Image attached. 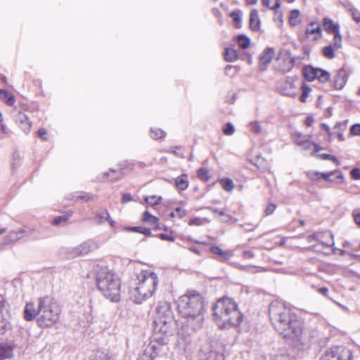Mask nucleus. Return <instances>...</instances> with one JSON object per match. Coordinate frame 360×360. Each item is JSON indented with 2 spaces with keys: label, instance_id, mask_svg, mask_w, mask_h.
Instances as JSON below:
<instances>
[{
  "label": "nucleus",
  "instance_id": "40",
  "mask_svg": "<svg viewBox=\"0 0 360 360\" xmlns=\"http://www.w3.org/2000/svg\"><path fill=\"white\" fill-rule=\"evenodd\" d=\"M219 183L222 188L226 191H231L235 186L233 181L229 178L221 179Z\"/></svg>",
  "mask_w": 360,
  "mask_h": 360
},
{
  "label": "nucleus",
  "instance_id": "29",
  "mask_svg": "<svg viewBox=\"0 0 360 360\" xmlns=\"http://www.w3.org/2000/svg\"><path fill=\"white\" fill-rule=\"evenodd\" d=\"M238 58V51L233 48H226L224 51V59L228 62H233Z\"/></svg>",
  "mask_w": 360,
  "mask_h": 360
},
{
  "label": "nucleus",
  "instance_id": "1",
  "mask_svg": "<svg viewBox=\"0 0 360 360\" xmlns=\"http://www.w3.org/2000/svg\"><path fill=\"white\" fill-rule=\"evenodd\" d=\"M270 320L277 332L296 345L309 346L311 336L304 330L303 322L285 303L273 301L269 309Z\"/></svg>",
  "mask_w": 360,
  "mask_h": 360
},
{
  "label": "nucleus",
  "instance_id": "37",
  "mask_svg": "<svg viewBox=\"0 0 360 360\" xmlns=\"http://www.w3.org/2000/svg\"><path fill=\"white\" fill-rule=\"evenodd\" d=\"M342 37L340 34V32H336L334 34V37L333 39L332 43L330 45L335 47V49L339 50L342 48Z\"/></svg>",
  "mask_w": 360,
  "mask_h": 360
},
{
  "label": "nucleus",
  "instance_id": "49",
  "mask_svg": "<svg viewBox=\"0 0 360 360\" xmlns=\"http://www.w3.org/2000/svg\"><path fill=\"white\" fill-rule=\"evenodd\" d=\"M275 12L276 13L274 20L276 22L277 26L281 27L283 23V13L281 11H278V9L275 11Z\"/></svg>",
  "mask_w": 360,
  "mask_h": 360
},
{
  "label": "nucleus",
  "instance_id": "52",
  "mask_svg": "<svg viewBox=\"0 0 360 360\" xmlns=\"http://www.w3.org/2000/svg\"><path fill=\"white\" fill-rule=\"evenodd\" d=\"M320 158H321L323 160H332L333 162H335L337 165L340 164L338 160L335 157L330 154H321L319 155Z\"/></svg>",
  "mask_w": 360,
  "mask_h": 360
},
{
  "label": "nucleus",
  "instance_id": "46",
  "mask_svg": "<svg viewBox=\"0 0 360 360\" xmlns=\"http://www.w3.org/2000/svg\"><path fill=\"white\" fill-rule=\"evenodd\" d=\"M197 175L203 181H208L210 179L209 171L205 168H200L197 172Z\"/></svg>",
  "mask_w": 360,
  "mask_h": 360
},
{
  "label": "nucleus",
  "instance_id": "48",
  "mask_svg": "<svg viewBox=\"0 0 360 360\" xmlns=\"http://www.w3.org/2000/svg\"><path fill=\"white\" fill-rule=\"evenodd\" d=\"M68 219V217L67 215H62L56 217L52 221V224L54 226H58L62 224L65 223Z\"/></svg>",
  "mask_w": 360,
  "mask_h": 360
},
{
  "label": "nucleus",
  "instance_id": "55",
  "mask_svg": "<svg viewBox=\"0 0 360 360\" xmlns=\"http://www.w3.org/2000/svg\"><path fill=\"white\" fill-rule=\"evenodd\" d=\"M276 205L274 203H269L265 210H264V212L266 214V215H270L271 214L274 213V210H276Z\"/></svg>",
  "mask_w": 360,
  "mask_h": 360
},
{
  "label": "nucleus",
  "instance_id": "59",
  "mask_svg": "<svg viewBox=\"0 0 360 360\" xmlns=\"http://www.w3.org/2000/svg\"><path fill=\"white\" fill-rule=\"evenodd\" d=\"M350 174L354 179H360V169L354 168L350 172Z\"/></svg>",
  "mask_w": 360,
  "mask_h": 360
},
{
  "label": "nucleus",
  "instance_id": "32",
  "mask_svg": "<svg viewBox=\"0 0 360 360\" xmlns=\"http://www.w3.org/2000/svg\"><path fill=\"white\" fill-rule=\"evenodd\" d=\"M120 178L119 172L115 169H110L103 174L102 180L116 181Z\"/></svg>",
  "mask_w": 360,
  "mask_h": 360
},
{
  "label": "nucleus",
  "instance_id": "21",
  "mask_svg": "<svg viewBox=\"0 0 360 360\" xmlns=\"http://www.w3.org/2000/svg\"><path fill=\"white\" fill-rule=\"evenodd\" d=\"M13 355V347L9 344L0 342V360L10 359Z\"/></svg>",
  "mask_w": 360,
  "mask_h": 360
},
{
  "label": "nucleus",
  "instance_id": "45",
  "mask_svg": "<svg viewBox=\"0 0 360 360\" xmlns=\"http://www.w3.org/2000/svg\"><path fill=\"white\" fill-rule=\"evenodd\" d=\"M9 326V323L4 318L3 314L0 315V334H4Z\"/></svg>",
  "mask_w": 360,
  "mask_h": 360
},
{
  "label": "nucleus",
  "instance_id": "9",
  "mask_svg": "<svg viewBox=\"0 0 360 360\" xmlns=\"http://www.w3.org/2000/svg\"><path fill=\"white\" fill-rule=\"evenodd\" d=\"M279 89L281 92L285 96H296L299 89L297 77H292L285 78L283 82H281Z\"/></svg>",
  "mask_w": 360,
  "mask_h": 360
},
{
  "label": "nucleus",
  "instance_id": "51",
  "mask_svg": "<svg viewBox=\"0 0 360 360\" xmlns=\"http://www.w3.org/2000/svg\"><path fill=\"white\" fill-rule=\"evenodd\" d=\"M235 131V129L233 125L231 123H227L224 129H223V132L226 135H232Z\"/></svg>",
  "mask_w": 360,
  "mask_h": 360
},
{
  "label": "nucleus",
  "instance_id": "27",
  "mask_svg": "<svg viewBox=\"0 0 360 360\" xmlns=\"http://www.w3.org/2000/svg\"><path fill=\"white\" fill-rule=\"evenodd\" d=\"M0 96L1 100H3L8 105H12L15 103V100L14 96L7 90L1 89Z\"/></svg>",
  "mask_w": 360,
  "mask_h": 360
},
{
  "label": "nucleus",
  "instance_id": "26",
  "mask_svg": "<svg viewBox=\"0 0 360 360\" xmlns=\"http://www.w3.org/2000/svg\"><path fill=\"white\" fill-rule=\"evenodd\" d=\"M96 220L98 221V223L109 221L110 226L114 227L115 222L110 219L109 213L107 210H103L99 212L96 217Z\"/></svg>",
  "mask_w": 360,
  "mask_h": 360
},
{
  "label": "nucleus",
  "instance_id": "22",
  "mask_svg": "<svg viewBox=\"0 0 360 360\" xmlns=\"http://www.w3.org/2000/svg\"><path fill=\"white\" fill-rule=\"evenodd\" d=\"M260 19L256 9L251 11L250 15V28L253 31H257L260 28Z\"/></svg>",
  "mask_w": 360,
  "mask_h": 360
},
{
  "label": "nucleus",
  "instance_id": "8",
  "mask_svg": "<svg viewBox=\"0 0 360 360\" xmlns=\"http://www.w3.org/2000/svg\"><path fill=\"white\" fill-rule=\"evenodd\" d=\"M320 360H354V356L349 348L336 346L325 351Z\"/></svg>",
  "mask_w": 360,
  "mask_h": 360
},
{
  "label": "nucleus",
  "instance_id": "39",
  "mask_svg": "<svg viewBox=\"0 0 360 360\" xmlns=\"http://www.w3.org/2000/svg\"><path fill=\"white\" fill-rule=\"evenodd\" d=\"M263 5L271 10L276 11L281 6L280 0H262Z\"/></svg>",
  "mask_w": 360,
  "mask_h": 360
},
{
  "label": "nucleus",
  "instance_id": "36",
  "mask_svg": "<svg viewBox=\"0 0 360 360\" xmlns=\"http://www.w3.org/2000/svg\"><path fill=\"white\" fill-rule=\"evenodd\" d=\"M145 202L150 206H155L159 205L162 200L161 196L150 195L144 198Z\"/></svg>",
  "mask_w": 360,
  "mask_h": 360
},
{
  "label": "nucleus",
  "instance_id": "61",
  "mask_svg": "<svg viewBox=\"0 0 360 360\" xmlns=\"http://www.w3.org/2000/svg\"><path fill=\"white\" fill-rule=\"evenodd\" d=\"M131 200H132V196L129 193L123 194V195L122 197V200H121L122 203H126V202H128Z\"/></svg>",
  "mask_w": 360,
  "mask_h": 360
},
{
  "label": "nucleus",
  "instance_id": "53",
  "mask_svg": "<svg viewBox=\"0 0 360 360\" xmlns=\"http://www.w3.org/2000/svg\"><path fill=\"white\" fill-rule=\"evenodd\" d=\"M353 20L357 22L360 23V12L356 8L350 9Z\"/></svg>",
  "mask_w": 360,
  "mask_h": 360
},
{
  "label": "nucleus",
  "instance_id": "54",
  "mask_svg": "<svg viewBox=\"0 0 360 360\" xmlns=\"http://www.w3.org/2000/svg\"><path fill=\"white\" fill-rule=\"evenodd\" d=\"M352 217L356 225L360 228V210H354L352 212Z\"/></svg>",
  "mask_w": 360,
  "mask_h": 360
},
{
  "label": "nucleus",
  "instance_id": "44",
  "mask_svg": "<svg viewBox=\"0 0 360 360\" xmlns=\"http://www.w3.org/2000/svg\"><path fill=\"white\" fill-rule=\"evenodd\" d=\"M238 43L242 49H247L249 47L250 42V39L248 37L245 35H240L238 37Z\"/></svg>",
  "mask_w": 360,
  "mask_h": 360
},
{
  "label": "nucleus",
  "instance_id": "43",
  "mask_svg": "<svg viewBox=\"0 0 360 360\" xmlns=\"http://www.w3.org/2000/svg\"><path fill=\"white\" fill-rule=\"evenodd\" d=\"M150 136L153 139H160L165 136V133L160 129H151Z\"/></svg>",
  "mask_w": 360,
  "mask_h": 360
},
{
  "label": "nucleus",
  "instance_id": "5",
  "mask_svg": "<svg viewBox=\"0 0 360 360\" xmlns=\"http://www.w3.org/2000/svg\"><path fill=\"white\" fill-rule=\"evenodd\" d=\"M178 309L181 315L194 322V328H200L204 320V300L199 292L188 290L178 300Z\"/></svg>",
  "mask_w": 360,
  "mask_h": 360
},
{
  "label": "nucleus",
  "instance_id": "64",
  "mask_svg": "<svg viewBox=\"0 0 360 360\" xmlns=\"http://www.w3.org/2000/svg\"><path fill=\"white\" fill-rule=\"evenodd\" d=\"M46 133L47 132L45 129H39L38 131L39 136L44 140H46V138L45 137V135L46 134Z\"/></svg>",
  "mask_w": 360,
  "mask_h": 360
},
{
  "label": "nucleus",
  "instance_id": "16",
  "mask_svg": "<svg viewBox=\"0 0 360 360\" xmlns=\"http://www.w3.org/2000/svg\"><path fill=\"white\" fill-rule=\"evenodd\" d=\"M27 235V231L23 229L11 231L5 238V243H14Z\"/></svg>",
  "mask_w": 360,
  "mask_h": 360
},
{
  "label": "nucleus",
  "instance_id": "57",
  "mask_svg": "<svg viewBox=\"0 0 360 360\" xmlns=\"http://www.w3.org/2000/svg\"><path fill=\"white\" fill-rule=\"evenodd\" d=\"M350 132L353 135H360V124H355L350 128Z\"/></svg>",
  "mask_w": 360,
  "mask_h": 360
},
{
  "label": "nucleus",
  "instance_id": "25",
  "mask_svg": "<svg viewBox=\"0 0 360 360\" xmlns=\"http://www.w3.org/2000/svg\"><path fill=\"white\" fill-rule=\"evenodd\" d=\"M176 188L181 191L186 190L188 186V176L186 174H182L178 176L175 180Z\"/></svg>",
  "mask_w": 360,
  "mask_h": 360
},
{
  "label": "nucleus",
  "instance_id": "12",
  "mask_svg": "<svg viewBox=\"0 0 360 360\" xmlns=\"http://www.w3.org/2000/svg\"><path fill=\"white\" fill-rule=\"evenodd\" d=\"M276 66L282 72H288L293 67V58L288 53H281L276 59Z\"/></svg>",
  "mask_w": 360,
  "mask_h": 360
},
{
  "label": "nucleus",
  "instance_id": "20",
  "mask_svg": "<svg viewBox=\"0 0 360 360\" xmlns=\"http://www.w3.org/2000/svg\"><path fill=\"white\" fill-rule=\"evenodd\" d=\"M141 220L151 226L153 229H160L158 224L159 219L151 214L148 211H145L143 213Z\"/></svg>",
  "mask_w": 360,
  "mask_h": 360
},
{
  "label": "nucleus",
  "instance_id": "11",
  "mask_svg": "<svg viewBox=\"0 0 360 360\" xmlns=\"http://www.w3.org/2000/svg\"><path fill=\"white\" fill-rule=\"evenodd\" d=\"M309 242L316 240L319 242L323 247H333L334 240L333 236L330 232H324L323 233H316L309 236L308 238Z\"/></svg>",
  "mask_w": 360,
  "mask_h": 360
},
{
  "label": "nucleus",
  "instance_id": "13",
  "mask_svg": "<svg viewBox=\"0 0 360 360\" xmlns=\"http://www.w3.org/2000/svg\"><path fill=\"white\" fill-rule=\"evenodd\" d=\"M90 252V241L86 240L79 245L68 250V257L74 258L87 255Z\"/></svg>",
  "mask_w": 360,
  "mask_h": 360
},
{
  "label": "nucleus",
  "instance_id": "19",
  "mask_svg": "<svg viewBox=\"0 0 360 360\" xmlns=\"http://www.w3.org/2000/svg\"><path fill=\"white\" fill-rule=\"evenodd\" d=\"M323 26L325 31H326L328 33L336 34V32H340V25L338 23H335L330 18H323Z\"/></svg>",
  "mask_w": 360,
  "mask_h": 360
},
{
  "label": "nucleus",
  "instance_id": "17",
  "mask_svg": "<svg viewBox=\"0 0 360 360\" xmlns=\"http://www.w3.org/2000/svg\"><path fill=\"white\" fill-rule=\"evenodd\" d=\"M347 82L346 72L343 69H340L337 71L334 77L333 85L336 89H342Z\"/></svg>",
  "mask_w": 360,
  "mask_h": 360
},
{
  "label": "nucleus",
  "instance_id": "62",
  "mask_svg": "<svg viewBox=\"0 0 360 360\" xmlns=\"http://www.w3.org/2000/svg\"><path fill=\"white\" fill-rule=\"evenodd\" d=\"M243 257L244 259H251L255 257L254 253L250 250H245L243 252Z\"/></svg>",
  "mask_w": 360,
  "mask_h": 360
},
{
  "label": "nucleus",
  "instance_id": "58",
  "mask_svg": "<svg viewBox=\"0 0 360 360\" xmlns=\"http://www.w3.org/2000/svg\"><path fill=\"white\" fill-rule=\"evenodd\" d=\"M202 224V220L199 217H195V218L191 219L188 221L189 226H193V225L201 226Z\"/></svg>",
  "mask_w": 360,
  "mask_h": 360
},
{
  "label": "nucleus",
  "instance_id": "23",
  "mask_svg": "<svg viewBox=\"0 0 360 360\" xmlns=\"http://www.w3.org/2000/svg\"><path fill=\"white\" fill-rule=\"evenodd\" d=\"M274 57V50L271 48L266 49L263 51V53L260 56V63L264 65H266L271 62Z\"/></svg>",
  "mask_w": 360,
  "mask_h": 360
},
{
  "label": "nucleus",
  "instance_id": "47",
  "mask_svg": "<svg viewBox=\"0 0 360 360\" xmlns=\"http://www.w3.org/2000/svg\"><path fill=\"white\" fill-rule=\"evenodd\" d=\"M212 212L218 214L219 216L223 217L221 221L226 222L230 220L231 217L229 215L226 214L225 210H218L216 208H211Z\"/></svg>",
  "mask_w": 360,
  "mask_h": 360
},
{
  "label": "nucleus",
  "instance_id": "6",
  "mask_svg": "<svg viewBox=\"0 0 360 360\" xmlns=\"http://www.w3.org/2000/svg\"><path fill=\"white\" fill-rule=\"evenodd\" d=\"M214 320L220 328L238 326L243 316L236 302L229 297H222L213 307Z\"/></svg>",
  "mask_w": 360,
  "mask_h": 360
},
{
  "label": "nucleus",
  "instance_id": "56",
  "mask_svg": "<svg viewBox=\"0 0 360 360\" xmlns=\"http://www.w3.org/2000/svg\"><path fill=\"white\" fill-rule=\"evenodd\" d=\"M158 236L160 239L163 240H168L172 242L175 240V237L173 236L172 234L160 233Z\"/></svg>",
  "mask_w": 360,
  "mask_h": 360
},
{
  "label": "nucleus",
  "instance_id": "28",
  "mask_svg": "<svg viewBox=\"0 0 360 360\" xmlns=\"http://www.w3.org/2000/svg\"><path fill=\"white\" fill-rule=\"evenodd\" d=\"M191 343V338L190 335H179L178 340H177V345L178 347L182 349V350H186L188 347Z\"/></svg>",
  "mask_w": 360,
  "mask_h": 360
},
{
  "label": "nucleus",
  "instance_id": "24",
  "mask_svg": "<svg viewBox=\"0 0 360 360\" xmlns=\"http://www.w3.org/2000/svg\"><path fill=\"white\" fill-rule=\"evenodd\" d=\"M219 354L208 349H203L200 353V360H218Z\"/></svg>",
  "mask_w": 360,
  "mask_h": 360
},
{
  "label": "nucleus",
  "instance_id": "2",
  "mask_svg": "<svg viewBox=\"0 0 360 360\" xmlns=\"http://www.w3.org/2000/svg\"><path fill=\"white\" fill-rule=\"evenodd\" d=\"M174 329L175 321L170 304L166 301H160L153 316L154 341L151 348L155 349L156 344L160 346L167 345Z\"/></svg>",
  "mask_w": 360,
  "mask_h": 360
},
{
  "label": "nucleus",
  "instance_id": "4",
  "mask_svg": "<svg viewBox=\"0 0 360 360\" xmlns=\"http://www.w3.org/2000/svg\"><path fill=\"white\" fill-rule=\"evenodd\" d=\"M94 271L96 286L101 293L112 302H119L122 283L118 275L103 264L94 265Z\"/></svg>",
  "mask_w": 360,
  "mask_h": 360
},
{
  "label": "nucleus",
  "instance_id": "60",
  "mask_svg": "<svg viewBox=\"0 0 360 360\" xmlns=\"http://www.w3.org/2000/svg\"><path fill=\"white\" fill-rule=\"evenodd\" d=\"M175 213L176 217H178L179 218H183L187 214L186 211L181 207H176L175 209Z\"/></svg>",
  "mask_w": 360,
  "mask_h": 360
},
{
  "label": "nucleus",
  "instance_id": "38",
  "mask_svg": "<svg viewBox=\"0 0 360 360\" xmlns=\"http://www.w3.org/2000/svg\"><path fill=\"white\" fill-rule=\"evenodd\" d=\"M317 76L316 79H319L321 82H326L330 79V74L327 71H325L320 68H316Z\"/></svg>",
  "mask_w": 360,
  "mask_h": 360
},
{
  "label": "nucleus",
  "instance_id": "63",
  "mask_svg": "<svg viewBox=\"0 0 360 360\" xmlns=\"http://www.w3.org/2000/svg\"><path fill=\"white\" fill-rule=\"evenodd\" d=\"M231 16L236 23L238 24L240 22L241 18L239 13L233 12L231 13Z\"/></svg>",
  "mask_w": 360,
  "mask_h": 360
},
{
  "label": "nucleus",
  "instance_id": "35",
  "mask_svg": "<svg viewBox=\"0 0 360 360\" xmlns=\"http://www.w3.org/2000/svg\"><path fill=\"white\" fill-rule=\"evenodd\" d=\"M124 229L128 231H134V232L141 233L147 236H150L152 234L151 231L149 229L145 228V227H141V226L127 227Z\"/></svg>",
  "mask_w": 360,
  "mask_h": 360
},
{
  "label": "nucleus",
  "instance_id": "18",
  "mask_svg": "<svg viewBox=\"0 0 360 360\" xmlns=\"http://www.w3.org/2000/svg\"><path fill=\"white\" fill-rule=\"evenodd\" d=\"M210 252L214 255H219L221 261H229L233 257V252L231 250H223L218 246L210 248Z\"/></svg>",
  "mask_w": 360,
  "mask_h": 360
},
{
  "label": "nucleus",
  "instance_id": "14",
  "mask_svg": "<svg viewBox=\"0 0 360 360\" xmlns=\"http://www.w3.org/2000/svg\"><path fill=\"white\" fill-rule=\"evenodd\" d=\"M306 35L312 40H317L321 37V29L317 22H311L306 30Z\"/></svg>",
  "mask_w": 360,
  "mask_h": 360
},
{
  "label": "nucleus",
  "instance_id": "41",
  "mask_svg": "<svg viewBox=\"0 0 360 360\" xmlns=\"http://www.w3.org/2000/svg\"><path fill=\"white\" fill-rule=\"evenodd\" d=\"M292 137L294 142L300 146L302 144H304V143H306L307 139H309L308 138L303 136L301 133H299V132H295L294 134H292Z\"/></svg>",
  "mask_w": 360,
  "mask_h": 360
},
{
  "label": "nucleus",
  "instance_id": "10",
  "mask_svg": "<svg viewBox=\"0 0 360 360\" xmlns=\"http://www.w3.org/2000/svg\"><path fill=\"white\" fill-rule=\"evenodd\" d=\"M310 178L311 179L322 178L326 181L336 184H342L345 181L344 176L342 173L339 170L326 173H321L318 172H313L310 174Z\"/></svg>",
  "mask_w": 360,
  "mask_h": 360
},
{
  "label": "nucleus",
  "instance_id": "3",
  "mask_svg": "<svg viewBox=\"0 0 360 360\" xmlns=\"http://www.w3.org/2000/svg\"><path fill=\"white\" fill-rule=\"evenodd\" d=\"M60 311V307L55 299L46 295L39 299L37 308L34 303H27L24 309V318L26 321L37 318L40 327L47 328L58 322Z\"/></svg>",
  "mask_w": 360,
  "mask_h": 360
},
{
  "label": "nucleus",
  "instance_id": "31",
  "mask_svg": "<svg viewBox=\"0 0 360 360\" xmlns=\"http://www.w3.org/2000/svg\"><path fill=\"white\" fill-rule=\"evenodd\" d=\"M301 22L300 12L299 10L295 9L290 12L288 22L291 26H295Z\"/></svg>",
  "mask_w": 360,
  "mask_h": 360
},
{
  "label": "nucleus",
  "instance_id": "50",
  "mask_svg": "<svg viewBox=\"0 0 360 360\" xmlns=\"http://www.w3.org/2000/svg\"><path fill=\"white\" fill-rule=\"evenodd\" d=\"M249 127L250 128V130L255 134H259L261 132L262 128L257 122H251L249 124Z\"/></svg>",
  "mask_w": 360,
  "mask_h": 360
},
{
  "label": "nucleus",
  "instance_id": "15",
  "mask_svg": "<svg viewBox=\"0 0 360 360\" xmlns=\"http://www.w3.org/2000/svg\"><path fill=\"white\" fill-rule=\"evenodd\" d=\"M15 120L25 133L27 134L30 131L31 122L24 112H18L15 117Z\"/></svg>",
  "mask_w": 360,
  "mask_h": 360
},
{
  "label": "nucleus",
  "instance_id": "30",
  "mask_svg": "<svg viewBox=\"0 0 360 360\" xmlns=\"http://www.w3.org/2000/svg\"><path fill=\"white\" fill-rule=\"evenodd\" d=\"M303 74L307 80L313 81L316 79V76H317L316 68L311 66H306L303 69Z\"/></svg>",
  "mask_w": 360,
  "mask_h": 360
},
{
  "label": "nucleus",
  "instance_id": "34",
  "mask_svg": "<svg viewBox=\"0 0 360 360\" xmlns=\"http://www.w3.org/2000/svg\"><path fill=\"white\" fill-rule=\"evenodd\" d=\"M300 146L302 148V149L305 150H310L312 149V153H316L321 149V148L319 145L310 141L309 139H307L306 143L302 144Z\"/></svg>",
  "mask_w": 360,
  "mask_h": 360
},
{
  "label": "nucleus",
  "instance_id": "7",
  "mask_svg": "<svg viewBox=\"0 0 360 360\" xmlns=\"http://www.w3.org/2000/svg\"><path fill=\"white\" fill-rule=\"evenodd\" d=\"M157 274L150 270H142L137 274L136 287L130 290V299L136 304H141L151 297L158 284Z\"/></svg>",
  "mask_w": 360,
  "mask_h": 360
},
{
  "label": "nucleus",
  "instance_id": "33",
  "mask_svg": "<svg viewBox=\"0 0 360 360\" xmlns=\"http://www.w3.org/2000/svg\"><path fill=\"white\" fill-rule=\"evenodd\" d=\"M336 51H338V49H335L332 45H328L323 48L322 53L325 58L333 59L335 56V52Z\"/></svg>",
  "mask_w": 360,
  "mask_h": 360
},
{
  "label": "nucleus",
  "instance_id": "42",
  "mask_svg": "<svg viewBox=\"0 0 360 360\" xmlns=\"http://www.w3.org/2000/svg\"><path fill=\"white\" fill-rule=\"evenodd\" d=\"M300 88L302 89V95L300 96V101L301 102H305L307 98L309 96L310 92L311 91V88L302 83V85L300 86Z\"/></svg>",
  "mask_w": 360,
  "mask_h": 360
}]
</instances>
